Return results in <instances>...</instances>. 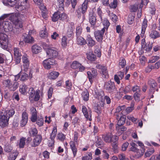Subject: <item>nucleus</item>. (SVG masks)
<instances>
[{"mask_svg":"<svg viewBox=\"0 0 160 160\" xmlns=\"http://www.w3.org/2000/svg\"><path fill=\"white\" fill-rule=\"evenodd\" d=\"M152 43L149 42L146 46L142 45V48H144L145 50L147 52L150 51L152 48Z\"/></svg>","mask_w":160,"mask_h":160,"instance_id":"obj_44","label":"nucleus"},{"mask_svg":"<svg viewBox=\"0 0 160 160\" xmlns=\"http://www.w3.org/2000/svg\"><path fill=\"white\" fill-rule=\"evenodd\" d=\"M72 84L70 81L68 80L65 82V88L68 90H70L72 88Z\"/></svg>","mask_w":160,"mask_h":160,"instance_id":"obj_57","label":"nucleus"},{"mask_svg":"<svg viewBox=\"0 0 160 160\" xmlns=\"http://www.w3.org/2000/svg\"><path fill=\"white\" fill-rule=\"evenodd\" d=\"M13 149L12 146L9 144H6L4 147V151L7 152L9 153L11 152Z\"/></svg>","mask_w":160,"mask_h":160,"instance_id":"obj_33","label":"nucleus"},{"mask_svg":"<svg viewBox=\"0 0 160 160\" xmlns=\"http://www.w3.org/2000/svg\"><path fill=\"white\" fill-rule=\"evenodd\" d=\"M2 27L3 28L5 32H11L13 33H16L14 28H13L12 24L8 21H4V23L2 25Z\"/></svg>","mask_w":160,"mask_h":160,"instance_id":"obj_7","label":"nucleus"},{"mask_svg":"<svg viewBox=\"0 0 160 160\" xmlns=\"http://www.w3.org/2000/svg\"><path fill=\"white\" fill-rule=\"evenodd\" d=\"M28 98L30 101L32 102H37L39 100L40 96H42L43 93L39 89L34 90L32 88H29L28 91Z\"/></svg>","mask_w":160,"mask_h":160,"instance_id":"obj_1","label":"nucleus"},{"mask_svg":"<svg viewBox=\"0 0 160 160\" xmlns=\"http://www.w3.org/2000/svg\"><path fill=\"white\" fill-rule=\"evenodd\" d=\"M36 122L39 127L42 126L44 123L43 118L42 116H38Z\"/></svg>","mask_w":160,"mask_h":160,"instance_id":"obj_31","label":"nucleus"},{"mask_svg":"<svg viewBox=\"0 0 160 160\" xmlns=\"http://www.w3.org/2000/svg\"><path fill=\"white\" fill-rule=\"evenodd\" d=\"M147 26V21L146 19H144L142 24L141 34L143 35L144 34Z\"/></svg>","mask_w":160,"mask_h":160,"instance_id":"obj_28","label":"nucleus"},{"mask_svg":"<svg viewBox=\"0 0 160 160\" xmlns=\"http://www.w3.org/2000/svg\"><path fill=\"white\" fill-rule=\"evenodd\" d=\"M148 83L150 85L151 88H152L153 90L156 89L157 92L158 91V89L157 88V83L154 80L150 79L148 80Z\"/></svg>","mask_w":160,"mask_h":160,"instance_id":"obj_22","label":"nucleus"},{"mask_svg":"<svg viewBox=\"0 0 160 160\" xmlns=\"http://www.w3.org/2000/svg\"><path fill=\"white\" fill-rule=\"evenodd\" d=\"M149 37L153 39H156L160 37V34L157 31L152 30L149 32Z\"/></svg>","mask_w":160,"mask_h":160,"instance_id":"obj_18","label":"nucleus"},{"mask_svg":"<svg viewBox=\"0 0 160 160\" xmlns=\"http://www.w3.org/2000/svg\"><path fill=\"white\" fill-rule=\"evenodd\" d=\"M132 90V87L130 85H128L125 87L124 90V92L125 93H127Z\"/></svg>","mask_w":160,"mask_h":160,"instance_id":"obj_64","label":"nucleus"},{"mask_svg":"<svg viewBox=\"0 0 160 160\" xmlns=\"http://www.w3.org/2000/svg\"><path fill=\"white\" fill-rule=\"evenodd\" d=\"M126 120V118L125 116H122L118 120L117 124L118 126H120L123 125L125 123Z\"/></svg>","mask_w":160,"mask_h":160,"instance_id":"obj_38","label":"nucleus"},{"mask_svg":"<svg viewBox=\"0 0 160 160\" xmlns=\"http://www.w3.org/2000/svg\"><path fill=\"white\" fill-rule=\"evenodd\" d=\"M104 89L110 93L112 92L115 89L114 83L111 81L106 82L104 83Z\"/></svg>","mask_w":160,"mask_h":160,"instance_id":"obj_8","label":"nucleus"},{"mask_svg":"<svg viewBox=\"0 0 160 160\" xmlns=\"http://www.w3.org/2000/svg\"><path fill=\"white\" fill-rule=\"evenodd\" d=\"M56 64L57 62L55 60L49 58L45 60L42 62L44 67L47 69H50L52 66Z\"/></svg>","mask_w":160,"mask_h":160,"instance_id":"obj_6","label":"nucleus"},{"mask_svg":"<svg viewBox=\"0 0 160 160\" xmlns=\"http://www.w3.org/2000/svg\"><path fill=\"white\" fill-rule=\"evenodd\" d=\"M57 137L60 141H63L66 138V136L62 132H60L58 134Z\"/></svg>","mask_w":160,"mask_h":160,"instance_id":"obj_50","label":"nucleus"},{"mask_svg":"<svg viewBox=\"0 0 160 160\" xmlns=\"http://www.w3.org/2000/svg\"><path fill=\"white\" fill-rule=\"evenodd\" d=\"M92 154L91 152L88 153V155L83 156L82 158V160H91L92 158Z\"/></svg>","mask_w":160,"mask_h":160,"instance_id":"obj_46","label":"nucleus"},{"mask_svg":"<svg viewBox=\"0 0 160 160\" xmlns=\"http://www.w3.org/2000/svg\"><path fill=\"white\" fill-rule=\"evenodd\" d=\"M87 58L88 60L94 61L96 59V56L93 53L89 52L87 54Z\"/></svg>","mask_w":160,"mask_h":160,"instance_id":"obj_37","label":"nucleus"},{"mask_svg":"<svg viewBox=\"0 0 160 160\" xmlns=\"http://www.w3.org/2000/svg\"><path fill=\"white\" fill-rule=\"evenodd\" d=\"M82 97L84 101H87L88 100L89 94L88 90L85 89L82 94Z\"/></svg>","mask_w":160,"mask_h":160,"instance_id":"obj_27","label":"nucleus"},{"mask_svg":"<svg viewBox=\"0 0 160 160\" xmlns=\"http://www.w3.org/2000/svg\"><path fill=\"white\" fill-rule=\"evenodd\" d=\"M102 23L104 26V29H108L110 24V23H109V21L106 18H105L104 19L103 21L102 22Z\"/></svg>","mask_w":160,"mask_h":160,"instance_id":"obj_52","label":"nucleus"},{"mask_svg":"<svg viewBox=\"0 0 160 160\" xmlns=\"http://www.w3.org/2000/svg\"><path fill=\"white\" fill-rule=\"evenodd\" d=\"M10 20L15 24L16 28H21L22 27V22L20 21L16 15H12L11 16L10 18Z\"/></svg>","mask_w":160,"mask_h":160,"instance_id":"obj_10","label":"nucleus"},{"mask_svg":"<svg viewBox=\"0 0 160 160\" xmlns=\"http://www.w3.org/2000/svg\"><path fill=\"white\" fill-rule=\"evenodd\" d=\"M18 4L16 8L18 11H22L28 9L29 7V4L27 0H18Z\"/></svg>","mask_w":160,"mask_h":160,"instance_id":"obj_3","label":"nucleus"},{"mask_svg":"<svg viewBox=\"0 0 160 160\" xmlns=\"http://www.w3.org/2000/svg\"><path fill=\"white\" fill-rule=\"evenodd\" d=\"M154 67L151 64L149 65L145 69V72L146 73L150 72L152 69H154Z\"/></svg>","mask_w":160,"mask_h":160,"instance_id":"obj_60","label":"nucleus"},{"mask_svg":"<svg viewBox=\"0 0 160 160\" xmlns=\"http://www.w3.org/2000/svg\"><path fill=\"white\" fill-rule=\"evenodd\" d=\"M126 62L125 59L123 58H121L119 62V67L123 68L125 65Z\"/></svg>","mask_w":160,"mask_h":160,"instance_id":"obj_56","label":"nucleus"},{"mask_svg":"<svg viewBox=\"0 0 160 160\" xmlns=\"http://www.w3.org/2000/svg\"><path fill=\"white\" fill-rule=\"evenodd\" d=\"M18 82L16 81H15L13 82V84L12 85H11V86H10L9 88L11 91H15L17 88L18 87Z\"/></svg>","mask_w":160,"mask_h":160,"instance_id":"obj_53","label":"nucleus"},{"mask_svg":"<svg viewBox=\"0 0 160 160\" xmlns=\"http://www.w3.org/2000/svg\"><path fill=\"white\" fill-rule=\"evenodd\" d=\"M25 141L26 139L24 138H22L20 139L19 145L20 148H23L24 147L25 144Z\"/></svg>","mask_w":160,"mask_h":160,"instance_id":"obj_58","label":"nucleus"},{"mask_svg":"<svg viewBox=\"0 0 160 160\" xmlns=\"http://www.w3.org/2000/svg\"><path fill=\"white\" fill-rule=\"evenodd\" d=\"M22 116V119L20 121V124L22 127H23L26 125L28 122V114L26 112H23Z\"/></svg>","mask_w":160,"mask_h":160,"instance_id":"obj_16","label":"nucleus"},{"mask_svg":"<svg viewBox=\"0 0 160 160\" xmlns=\"http://www.w3.org/2000/svg\"><path fill=\"white\" fill-rule=\"evenodd\" d=\"M134 17L132 15H129L127 18V21L129 24H132L134 21Z\"/></svg>","mask_w":160,"mask_h":160,"instance_id":"obj_55","label":"nucleus"},{"mask_svg":"<svg viewBox=\"0 0 160 160\" xmlns=\"http://www.w3.org/2000/svg\"><path fill=\"white\" fill-rule=\"evenodd\" d=\"M60 12H55L52 17V20L53 22H55L59 19H60Z\"/></svg>","mask_w":160,"mask_h":160,"instance_id":"obj_29","label":"nucleus"},{"mask_svg":"<svg viewBox=\"0 0 160 160\" xmlns=\"http://www.w3.org/2000/svg\"><path fill=\"white\" fill-rule=\"evenodd\" d=\"M29 132L31 136H36L37 134L38 131L36 128H32L30 129Z\"/></svg>","mask_w":160,"mask_h":160,"instance_id":"obj_36","label":"nucleus"},{"mask_svg":"<svg viewBox=\"0 0 160 160\" xmlns=\"http://www.w3.org/2000/svg\"><path fill=\"white\" fill-rule=\"evenodd\" d=\"M88 1L85 0L82 4V7L81 8L82 9V12L84 14L87 10V8Z\"/></svg>","mask_w":160,"mask_h":160,"instance_id":"obj_35","label":"nucleus"},{"mask_svg":"<svg viewBox=\"0 0 160 160\" xmlns=\"http://www.w3.org/2000/svg\"><path fill=\"white\" fill-rule=\"evenodd\" d=\"M108 15L110 17L111 19L113 22H116L117 21L118 18L117 16L112 13H111L110 11L108 12Z\"/></svg>","mask_w":160,"mask_h":160,"instance_id":"obj_39","label":"nucleus"},{"mask_svg":"<svg viewBox=\"0 0 160 160\" xmlns=\"http://www.w3.org/2000/svg\"><path fill=\"white\" fill-rule=\"evenodd\" d=\"M67 39L65 36L63 37L62 39V45L63 47H65L67 45Z\"/></svg>","mask_w":160,"mask_h":160,"instance_id":"obj_63","label":"nucleus"},{"mask_svg":"<svg viewBox=\"0 0 160 160\" xmlns=\"http://www.w3.org/2000/svg\"><path fill=\"white\" fill-rule=\"evenodd\" d=\"M59 75V73L56 71L51 72L48 76L49 78L51 79H55L57 78Z\"/></svg>","mask_w":160,"mask_h":160,"instance_id":"obj_30","label":"nucleus"},{"mask_svg":"<svg viewBox=\"0 0 160 160\" xmlns=\"http://www.w3.org/2000/svg\"><path fill=\"white\" fill-rule=\"evenodd\" d=\"M118 138L117 136L115 135L112 136V135L111 142H112V145L113 148L115 149H116L117 147L116 142L118 141Z\"/></svg>","mask_w":160,"mask_h":160,"instance_id":"obj_20","label":"nucleus"},{"mask_svg":"<svg viewBox=\"0 0 160 160\" xmlns=\"http://www.w3.org/2000/svg\"><path fill=\"white\" fill-rule=\"evenodd\" d=\"M2 112H4V114L9 117V119L10 117L12 116L15 113L14 110L12 109H3L1 111Z\"/></svg>","mask_w":160,"mask_h":160,"instance_id":"obj_21","label":"nucleus"},{"mask_svg":"<svg viewBox=\"0 0 160 160\" xmlns=\"http://www.w3.org/2000/svg\"><path fill=\"white\" fill-rule=\"evenodd\" d=\"M77 43L81 45H84L86 43V40L80 36L77 37Z\"/></svg>","mask_w":160,"mask_h":160,"instance_id":"obj_26","label":"nucleus"},{"mask_svg":"<svg viewBox=\"0 0 160 160\" xmlns=\"http://www.w3.org/2000/svg\"><path fill=\"white\" fill-rule=\"evenodd\" d=\"M155 152L153 148H152L147 151L145 153L144 156L145 157H150Z\"/></svg>","mask_w":160,"mask_h":160,"instance_id":"obj_48","label":"nucleus"},{"mask_svg":"<svg viewBox=\"0 0 160 160\" xmlns=\"http://www.w3.org/2000/svg\"><path fill=\"white\" fill-rule=\"evenodd\" d=\"M4 112H0V126L4 127L8 124L9 117L4 114Z\"/></svg>","mask_w":160,"mask_h":160,"instance_id":"obj_4","label":"nucleus"},{"mask_svg":"<svg viewBox=\"0 0 160 160\" xmlns=\"http://www.w3.org/2000/svg\"><path fill=\"white\" fill-rule=\"evenodd\" d=\"M81 66V63L77 61H73L71 64V67L73 69H77Z\"/></svg>","mask_w":160,"mask_h":160,"instance_id":"obj_43","label":"nucleus"},{"mask_svg":"<svg viewBox=\"0 0 160 160\" xmlns=\"http://www.w3.org/2000/svg\"><path fill=\"white\" fill-rule=\"evenodd\" d=\"M105 29L103 28L101 30L96 31L94 32L96 39L99 42H101L103 39V37L105 32Z\"/></svg>","mask_w":160,"mask_h":160,"instance_id":"obj_11","label":"nucleus"},{"mask_svg":"<svg viewBox=\"0 0 160 160\" xmlns=\"http://www.w3.org/2000/svg\"><path fill=\"white\" fill-rule=\"evenodd\" d=\"M24 41L26 43H32L34 42L33 38L30 35H28L24 38Z\"/></svg>","mask_w":160,"mask_h":160,"instance_id":"obj_34","label":"nucleus"},{"mask_svg":"<svg viewBox=\"0 0 160 160\" xmlns=\"http://www.w3.org/2000/svg\"><path fill=\"white\" fill-rule=\"evenodd\" d=\"M88 77L89 81L92 83L93 81V79L96 78L97 75V72L96 69L92 68L91 72L88 71L87 72Z\"/></svg>","mask_w":160,"mask_h":160,"instance_id":"obj_14","label":"nucleus"},{"mask_svg":"<svg viewBox=\"0 0 160 160\" xmlns=\"http://www.w3.org/2000/svg\"><path fill=\"white\" fill-rule=\"evenodd\" d=\"M159 58L160 57L158 56H153L151 57L150 59L149 60V62L151 63H154L159 59Z\"/></svg>","mask_w":160,"mask_h":160,"instance_id":"obj_49","label":"nucleus"},{"mask_svg":"<svg viewBox=\"0 0 160 160\" xmlns=\"http://www.w3.org/2000/svg\"><path fill=\"white\" fill-rule=\"evenodd\" d=\"M57 132V128L54 127L51 134L50 138L52 140H53L56 137V135Z\"/></svg>","mask_w":160,"mask_h":160,"instance_id":"obj_45","label":"nucleus"},{"mask_svg":"<svg viewBox=\"0 0 160 160\" xmlns=\"http://www.w3.org/2000/svg\"><path fill=\"white\" fill-rule=\"evenodd\" d=\"M14 55L16 63L18 64L20 62L22 56L21 52L19 49L14 48L13 49Z\"/></svg>","mask_w":160,"mask_h":160,"instance_id":"obj_15","label":"nucleus"},{"mask_svg":"<svg viewBox=\"0 0 160 160\" xmlns=\"http://www.w3.org/2000/svg\"><path fill=\"white\" fill-rule=\"evenodd\" d=\"M18 0H3V3L6 6L12 7L18 3Z\"/></svg>","mask_w":160,"mask_h":160,"instance_id":"obj_19","label":"nucleus"},{"mask_svg":"<svg viewBox=\"0 0 160 160\" xmlns=\"http://www.w3.org/2000/svg\"><path fill=\"white\" fill-rule=\"evenodd\" d=\"M42 139L41 135H38L36 136L33 138L32 142H31L30 145L31 147H35L38 146L41 142Z\"/></svg>","mask_w":160,"mask_h":160,"instance_id":"obj_13","label":"nucleus"},{"mask_svg":"<svg viewBox=\"0 0 160 160\" xmlns=\"http://www.w3.org/2000/svg\"><path fill=\"white\" fill-rule=\"evenodd\" d=\"M41 50V48L37 44L34 45L32 47V52L34 54H37L39 53Z\"/></svg>","mask_w":160,"mask_h":160,"instance_id":"obj_23","label":"nucleus"},{"mask_svg":"<svg viewBox=\"0 0 160 160\" xmlns=\"http://www.w3.org/2000/svg\"><path fill=\"white\" fill-rule=\"evenodd\" d=\"M134 103L132 102L130 103V106L128 107L126 109V112L128 113L132 112L134 109Z\"/></svg>","mask_w":160,"mask_h":160,"instance_id":"obj_41","label":"nucleus"},{"mask_svg":"<svg viewBox=\"0 0 160 160\" xmlns=\"http://www.w3.org/2000/svg\"><path fill=\"white\" fill-rule=\"evenodd\" d=\"M82 112L86 120L90 121H92V112L91 109L89 108L87 109L84 106H82Z\"/></svg>","mask_w":160,"mask_h":160,"instance_id":"obj_5","label":"nucleus"},{"mask_svg":"<svg viewBox=\"0 0 160 160\" xmlns=\"http://www.w3.org/2000/svg\"><path fill=\"white\" fill-rule=\"evenodd\" d=\"M10 14H4L0 17V22H2V24L4 23V19L9 17Z\"/></svg>","mask_w":160,"mask_h":160,"instance_id":"obj_59","label":"nucleus"},{"mask_svg":"<svg viewBox=\"0 0 160 160\" xmlns=\"http://www.w3.org/2000/svg\"><path fill=\"white\" fill-rule=\"evenodd\" d=\"M95 10V8H94L90 10L89 12V21L91 24L92 26H94L96 22V18L94 15Z\"/></svg>","mask_w":160,"mask_h":160,"instance_id":"obj_9","label":"nucleus"},{"mask_svg":"<svg viewBox=\"0 0 160 160\" xmlns=\"http://www.w3.org/2000/svg\"><path fill=\"white\" fill-rule=\"evenodd\" d=\"M102 138L104 141L107 143L111 142L112 137V134L111 133H108L102 135Z\"/></svg>","mask_w":160,"mask_h":160,"instance_id":"obj_25","label":"nucleus"},{"mask_svg":"<svg viewBox=\"0 0 160 160\" xmlns=\"http://www.w3.org/2000/svg\"><path fill=\"white\" fill-rule=\"evenodd\" d=\"M27 89V86L24 84H22L20 86V92L22 94H24Z\"/></svg>","mask_w":160,"mask_h":160,"instance_id":"obj_42","label":"nucleus"},{"mask_svg":"<svg viewBox=\"0 0 160 160\" xmlns=\"http://www.w3.org/2000/svg\"><path fill=\"white\" fill-rule=\"evenodd\" d=\"M104 145V142L102 140L99 138H98L96 142V146L98 148H101Z\"/></svg>","mask_w":160,"mask_h":160,"instance_id":"obj_40","label":"nucleus"},{"mask_svg":"<svg viewBox=\"0 0 160 160\" xmlns=\"http://www.w3.org/2000/svg\"><path fill=\"white\" fill-rule=\"evenodd\" d=\"M96 68L99 69H101V73L102 77L106 78H108V74L107 67L103 65L98 64L96 65Z\"/></svg>","mask_w":160,"mask_h":160,"instance_id":"obj_12","label":"nucleus"},{"mask_svg":"<svg viewBox=\"0 0 160 160\" xmlns=\"http://www.w3.org/2000/svg\"><path fill=\"white\" fill-rule=\"evenodd\" d=\"M7 35L4 33H0V43L6 42L7 40Z\"/></svg>","mask_w":160,"mask_h":160,"instance_id":"obj_32","label":"nucleus"},{"mask_svg":"<svg viewBox=\"0 0 160 160\" xmlns=\"http://www.w3.org/2000/svg\"><path fill=\"white\" fill-rule=\"evenodd\" d=\"M40 35L41 38H47L48 36V33L45 30L41 31L40 32Z\"/></svg>","mask_w":160,"mask_h":160,"instance_id":"obj_62","label":"nucleus"},{"mask_svg":"<svg viewBox=\"0 0 160 160\" xmlns=\"http://www.w3.org/2000/svg\"><path fill=\"white\" fill-rule=\"evenodd\" d=\"M82 118L83 116L81 115H80L78 117L74 118L72 120V123L74 125H75L76 124L79 125L81 122L83 121Z\"/></svg>","mask_w":160,"mask_h":160,"instance_id":"obj_24","label":"nucleus"},{"mask_svg":"<svg viewBox=\"0 0 160 160\" xmlns=\"http://www.w3.org/2000/svg\"><path fill=\"white\" fill-rule=\"evenodd\" d=\"M86 43L87 44L89 47H92L95 44V41L93 40L89 34H88L86 37Z\"/></svg>","mask_w":160,"mask_h":160,"instance_id":"obj_17","label":"nucleus"},{"mask_svg":"<svg viewBox=\"0 0 160 160\" xmlns=\"http://www.w3.org/2000/svg\"><path fill=\"white\" fill-rule=\"evenodd\" d=\"M127 118L128 120L131 121L134 123H137L138 121L137 118H135L132 115L127 116Z\"/></svg>","mask_w":160,"mask_h":160,"instance_id":"obj_54","label":"nucleus"},{"mask_svg":"<svg viewBox=\"0 0 160 160\" xmlns=\"http://www.w3.org/2000/svg\"><path fill=\"white\" fill-rule=\"evenodd\" d=\"M132 90L133 92H140L141 89L139 86L135 85L132 87Z\"/></svg>","mask_w":160,"mask_h":160,"instance_id":"obj_51","label":"nucleus"},{"mask_svg":"<svg viewBox=\"0 0 160 160\" xmlns=\"http://www.w3.org/2000/svg\"><path fill=\"white\" fill-rule=\"evenodd\" d=\"M13 154V155H10L8 157L9 160H15L17 157L19 152L17 151L14 152Z\"/></svg>","mask_w":160,"mask_h":160,"instance_id":"obj_47","label":"nucleus"},{"mask_svg":"<svg viewBox=\"0 0 160 160\" xmlns=\"http://www.w3.org/2000/svg\"><path fill=\"white\" fill-rule=\"evenodd\" d=\"M46 50L47 56L49 58H55L58 55V50L56 47L52 46H48Z\"/></svg>","mask_w":160,"mask_h":160,"instance_id":"obj_2","label":"nucleus"},{"mask_svg":"<svg viewBox=\"0 0 160 160\" xmlns=\"http://www.w3.org/2000/svg\"><path fill=\"white\" fill-rule=\"evenodd\" d=\"M73 34V28L70 26L69 27L67 31V35L68 37H71Z\"/></svg>","mask_w":160,"mask_h":160,"instance_id":"obj_61","label":"nucleus"}]
</instances>
